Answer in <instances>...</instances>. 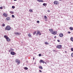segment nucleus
<instances>
[{
	"label": "nucleus",
	"instance_id": "obj_1",
	"mask_svg": "<svg viewBox=\"0 0 73 73\" xmlns=\"http://www.w3.org/2000/svg\"><path fill=\"white\" fill-rule=\"evenodd\" d=\"M5 30H7V31H10L11 29V27L9 25H8L6 27L5 29Z\"/></svg>",
	"mask_w": 73,
	"mask_h": 73
},
{
	"label": "nucleus",
	"instance_id": "obj_2",
	"mask_svg": "<svg viewBox=\"0 0 73 73\" xmlns=\"http://www.w3.org/2000/svg\"><path fill=\"white\" fill-rule=\"evenodd\" d=\"M4 37H5V38L6 40H7V41H8V42H9V41H10V40H11V39H10L9 38V37L7 36V35H4Z\"/></svg>",
	"mask_w": 73,
	"mask_h": 73
},
{
	"label": "nucleus",
	"instance_id": "obj_3",
	"mask_svg": "<svg viewBox=\"0 0 73 73\" xmlns=\"http://www.w3.org/2000/svg\"><path fill=\"white\" fill-rule=\"evenodd\" d=\"M15 62L17 63V65H20V60L17 59L15 60Z\"/></svg>",
	"mask_w": 73,
	"mask_h": 73
},
{
	"label": "nucleus",
	"instance_id": "obj_4",
	"mask_svg": "<svg viewBox=\"0 0 73 73\" xmlns=\"http://www.w3.org/2000/svg\"><path fill=\"white\" fill-rule=\"evenodd\" d=\"M54 4H55V5H57L59 3V2H58L56 1H54Z\"/></svg>",
	"mask_w": 73,
	"mask_h": 73
},
{
	"label": "nucleus",
	"instance_id": "obj_5",
	"mask_svg": "<svg viewBox=\"0 0 73 73\" xmlns=\"http://www.w3.org/2000/svg\"><path fill=\"white\" fill-rule=\"evenodd\" d=\"M62 46L61 45H58L56 46L57 48H58V49H60L61 48Z\"/></svg>",
	"mask_w": 73,
	"mask_h": 73
},
{
	"label": "nucleus",
	"instance_id": "obj_6",
	"mask_svg": "<svg viewBox=\"0 0 73 73\" xmlns=\"http://www.w3.org/2000/svg\"><path fill=\"white\" fill-rule=\"evenodd\" d=\"M3 16H5V17H7L8 16V14L6 13H4L3 14Z\"/></svg>",
	"mask_w": 73,
	"mask_h": 73
},
{
	"label": "nucleus",
	"instance_id": "obj_7",
	"mask_svg": "<svg viewBox=\"0 0 73 73\" xmlns=\"http://www.w3.org/2000/svg\"><path fill=\"white\" fill-rule=\"evenodd\" d=\"M63 36H64V35L62 33H60L59 34V36L60 37H63Z\"/></svg>",
	"mask_w": 73,
	"mask_h": 73
},
{
	"label": "nucleus",
	"instance_id": "obj_8",
	"mask_svg": "<svg viewBox=\"0 0 73 73\" xmlns=\"http://www.w3.org/2000/svg\"><path fill=\"white\" fill-rule=\"evenodd\" d=\"M6 20L7 21H9V20H11V18H10V17H7L6 18Z\"/></svg>",
	"mask_w": 73,
	"mask_h": 73
},
{
	"label": "nucleus",
	"instance_id": "obj_9",
	"mask_svg": "<svg viewBox=\"0 0 73 73\" xmlns=\"http://www.w3.org/2000/svg\"><path fill=\"white\" fill-rule=\"evenodd\" d=\"M10 53L11 54H12V55H15V52L13 51L11 52Z\"/></svg>",
	"mask_w": 73,
	"mask_h": 73
},
{
	"label": "nucleus",
	"instance_id": "obj_10",
	"mask_svg": "<svg viewBox=\"0 0 73 73\" xmlns=\"http://www.w3.org/2000/svg\"><path fill=\"white\" fill-rule=\"evenodd\" d=\"M52 34L54 35L56 34V32L55 31H54L52 32L51 33Z\"/></svg>",
	"mask_w": 73,
	"mask_h": 73
},
{
	"label": "nucleus",
	"instance_id": "obj_11",
	"mask_svg": "<svg viewBox=\"0 0 73 73\" xmlns=\"http://www.w3.org/2000/svg\"><path fill=\"white\" fill-rule=\"evenodd\" d=\"M40 62H41V63H43V64H44L45 63V62L44 61V60H40Z\"/></svg>",
	"mask_w": 73,
	"mask_h": 73
},
{
	"label": "nucleus",
	"instance_id": "obj_12",
	"mask_svg": "<svg viewBox=\"0 0 73 73\" xmlns=\"http://www.w3.org/2000/svg\"><path fill=\"white\" fill-rule=\"evenodd\" d=\"M14 34L15 35H20V34L18 32H15L14 33Z\"/></svg>",
	"mask_w": 73,
	"mask_h": 73
},
{
	"label": "nucleus",
	"instance_id": "obj_13",
	"mask_svg": "<svg viewBox=\"0 0 73 73\" xmlns=\"http://www.w3.org/2000/svg\"><path fill=\"white\" fill-rule=\"evenodd\" d=\"M49 30L50 32H51V33H52V32L53 31V30L52 29H49Z\"/></svg>",
	"mask_w": 73,
	"mask_h": 73
},
{
	"label": "nucleus",
	"instance_id": "obj_14",
	"mask_svg": "<svg viewBox=\"0 0 73 73\" xmlns=\"http://www.w3.org/2000/svg\"><path fill=\"white\" fill-rule=\"evenodd\" d=\"M28 36L29 37H32V36L31 35V34H30V33H29L28 35Z\"/></svg>",
	"mask_w": 73,
	"mask_h": 73
},
{
	"label": "nucleus",
	"instance_id": "obj_15",
	"mask_svg": "<svg viewBox=\"0 0 73 73\" xmlns=\"http://www.w3.org/2000/svg\"><path fill=\"white\" fill-rule=\"evenodd\" d=\"M39 2H43V1L42 0H37Z\"/></svg>",
	"mask_w": 73,
	"mask_h": 73
},
{
	"label": "nucleus",
	"instance_id": "obj_16",
	"mask_svg": "<svg viewBox=\"0 0 73 73\" xmlns=\"http://www.w3.org/2000/svg\"><path fill=\"white\" fill-rule=\"evenodd\" d=\"M39 69H43L42 67L40 66H39Z\"/></svg>",
	"mask_w": 73,
	"mask_h": 73
},
{
	"label": "nucleus",
	"instance_id": "obj_17",
	"mask_svg": "<svg viewBox=\"0 0 73 73\" xmlns=\"http://www.w3.org/2000/svg\"><path fill=\"white\" fill-rule=\"evenodd\" d=\"M37 32V31H34L33 33V35H35V34H36V33Z\"/></svg>",
	"mask_w": 73,
	"mask_h": 73
},
{
	"label": "nucleus",
	"instance_id": "obj_18",
	"mask_svg": "<svg viewBox=\"0 0 73 73\" xmlns=\"http://www.w3.org/2000/svg\"><path fill=\"white\" fill-rule=\"evenodd\" d=\"M69 29L70 30H71V31H72L73 30V28L72 27H70L69 28Z\"/></svg>",
	"mask_w": 73,
	"mask_h": 73
},
{
	"label": "nucleus",
	"instance_id": "obj_19",
	"mask_svg": "<svg viewBox=\"0 0 73 73\" xmlns=\"http://www.w3.org/2000/svg\"><path fill=\"white\" fill-rule=\"evenodd\" d=\"M24 69H25V70H28V68L27 67H25Z\"/></svg>",
	"mask_w": 73,
	"mask_h": 73
},
{
	"label": "nucleus",
	"instance_id": "obj_20",
	"mask_svg": "<svg viewBox=\"0 0 73 73\" xmlns=\"http://www.w3.org/2000/svg\"><path fill=\"white\" fill-rule=\"evenodd\" d=\"M39 33H40V31H38L36 33V36H37V35H38V34H39Z\"/></svg>",
	"mask_w": 73,
	"mask_h": 73
},
{
	"label": "nucleus",
	"instance_id": "obj_21",
	"mask_svg": "<svg viewBox=\"0 0 73 73\" xmlns=\"http://www.w3.org/2000/svg\"><path fill=\"white\" fill-rule=\"evenodd\" d=\"M47 5V4L46 3H44L43 4V6H45V5Z\"/></svg>",
	"mask_w": 73,
	"mask_h": 73
},
{
	"label": "nucleus",
	"instance_id": "obj_22",
	"mask_svg": "<svg viewBox=\"0 0 73 73\" xmlns=\"http://www.w3.org/2000/svg\"><path fill=\"white\" fill-rule=\"evenodd\" d=\"M70 40H71L73 42V38L71 37L70 38Z\"/></svg>",
	"mask_w": 73,
	"mask_h": 73
},
{
	"label": "nucleus",
	"instance_id": "obj_23",
	"mask_svg": "<svg viewBox=\"0 0 73 73\" xmlns=\"http://www.w3.org/2000/svg\"><path fill=\"white\" fill-rule=\"evenodd\" d=\"M29 11H30V12H33V11H32V9H30L29 10Z\"/></svg>",
	"mask_w": 73,
	"mask_h": 73
},
{
	"label": "nucleus",
	"instance_id": "obj_24",
	"mask_svg": "<svg viewBox=\"0 0 73 73\" xmlns=\"http://www.w3.org/2000/svg\"><path fill=\"white\" fill-rule=\"evenodd\" d=\"M44 18L45 19H47V17L46 16H44Z\"/></svg>",
	"mask_w": 73,
	"mask_h": 73
},
{
	"label": "nucleus",
	"instance_id": "obj_25",
	"mask_svg": "<svg viewBox=\"0 0 73 73\" xmlns=\"http://www.w3.org/2000/svg\"><path fill=\"white\" fill-rule=\"evenodd\" d=\"M12 8H13V9H14L15 8V7L14 6H13L12 7Z\"/></svg>",
	"mask_w": 73,
	"mask_h": 73
},
{
	"label": "nucleus",
	"instance_id": "obj_26",
	"mask_svg": "<svg viewBox=\"0 0 73 73\" xmlns=\"http://www.w3.org/2000/svg\"><path fill=\"white\" fill-rule=\"evenodd\" d=\"M5 24L3 23L2 25V27H5Z\"/></svg>",
	"mask_w": 73,
	"mask_h": 73
},
{
	"label": "nucleus",
	"instance_id": "obj_27",
	"mask_svg": "<svg viewBox=\"0 0 73 73\" xmlns=\"http://www.w3.org/2000/svg\"><path fill=\"white\" fill-rule=\"evenodd\" d=\"M45 44L46 45H48V42H45Z\"/></svg>",
	"mask_w": 73,
	"mask_h": 73
},
{
	"label": "nucleus",
	"instance_id": "obj_28",
	"mask_svg": "<svg viewBox=\"0 0 73 73\" xmlns=\"http://www.w3.org/2000/svg\"><path fill=\"white\" fill-rule=\"evenodd\" d=\"M71 56L72 57H73V52L71 54Z\"/></svg>",
	"mask_w": 73,
	"mask_h": 73
},
{
	"label": "nucleus",
	"instance_id": "obj_29",
	"mask_svg": "<svg viewBox=\"0 0 73 73\" xmlns=\"http://www.w3.org/2000/svg\"><path fill=\"white\" fill-rule=\"evenodd\" d=\"M12 17L13 18L15 17V16L14 15H12Z\"/></svg>",
	"mask_w": 73,
	"mask_h": 73
},
{
	"label": "nucleus",
	"instance_id": "obj_30",
	"mask_svg": "<svg viewBox=\"0 0 73 73\" xmlns=\"http://www.w3.org/2000/svg\"><path fill=\"white\" fill-rule=\"evenodd\" d=\"M13 13H14V12L13 11L11 12V14H13Z\"/></svg>",
	"mask_w": 73,
	"mask_h": 73
},
{
	"label": "nucleus",
	"instance_id": "obj_31",
	"mask_svg": "<svg viewBox=\"0 0 73 73\" xmlns=\"http://www.w3.org/2000/svg\"><path fill=\"white\" fill-rule=\"evenodd\" d=\"M3 7H0V9H3Z\"/></svg>",
	"mask_w": 73,
	"mask_h": 73
},
{
	"label": "nucleus",
	"instance_id": "obj_32",
	"mask_svg": "<svg viewBox=\"0 0 73 73\" xmlns=\"http://www.w3.org/2000/svg\"><path fill=\"white\" fill-rule=\"evenodd\" d=\"M71 51H72V52H73V48H72L71 49Z\"/></svg>",
	"mask_w": 73,
	"mask_h": 73
},
{
	"label": "nucleus",
	"instance_id": "obj_33",
	"mask_svg": "<svg viewBox=\"0 0 73 73\" xmlns=\"http://www.w3.org/2000/svg\"><path fill=\"white\" fill-rule=\"evenodd\" d=\"M9 52H12V51H11V49L9 50Z\"/></svg>",
	"mask_w": 73,
	"mask_h": 73
},
{
	"label": "nucleus",
	"instance_id": "obj_34",
	"mask_svg": "<svg viewBox=\"0 0 73 73\" xmlns=\"http://www.w3.org/2000/svg\"><path fill=\"white\" fill-rule=\"evenodd\" d=\"M11 49V51H13V50H13V49Z\"/></svg>",
	"mask_w": 73,
	"mask_h": 73
},
{
	"label": "nucleus",
	"instance_id": "obj_35",
	"mask_svg": "<svg viewBox=\"0 0 73 73\" xmlns=\"http://www.w3.org/2000/svg\"><path fill=\"white\" fill-rule=\"evenodd\" d=\"M37 23H39L40 21H37Z\"/></svg>",
	"mask_w": 73,
	"mask_h": 73
},
{
	"label": "nucleus",
	"instance_id": "obj_36",
	"mask_svg": "<svg viewBox=\"0 0 73 73\" xmlns=\"http://www.w3.org/2000/svg\"><path fill=\"white\" fill-rule=\"evenodd\" d=\"M38 56H41V54H38Z\"/></svg>",
	"mask_w": 73,
	"mask_h": 73
},
{
	"label": "nucleus",
	"instance_id": "obj_37",
	"mask_svg": "<svg viewBox=\"0 0 73 73\" xmlns=\"http://www.w3.org/2000/svg\"><path fill=\"white\" fill-rule=\"evenodd\" d=\"M39 71L40 72V73H41V72H42V71H41V70H39Z\"/></svg>",
	"mask_w": 73,
	"mask_h": 73
},
{
	"label": "nucleus",
	"instance_id": "obj_38",
	"mask_svg": "<svg viewBox=\"0 0 73 73\" xmlns=\"http://www.w3.org/2000/svg\"><path fill=\"white\" fill-rule=\"evenodd\" d=\"M58 42H60V40H57Z\"/></svg>",
	"mask_w": 73,
	"mask_h": 73
},
{
	"label": "nucleus",
	"instance_id": "obj_39",
	"mask_svg": "<svg viewBox=\"0 0 73 73\" xmlns=\"http://www.w3.org/2000/svg\"><path fill=\"white\" fill-rule=\"evenodd\" d=\"M68 33H69V34H70V31L68 32Z\"/></svg>",
	"mask_w": 73,
	"mask_h": 73
},
{
	"label": "nucleus",
	"instance_id": "obj_40",
	"mask_svg": "<svg viewBox=\"0 0 73 73\" xmlns=\"http://www.w3.org/2000/svg\"><path fill=\"white\" fill-rule=\"evenodd\" d=\"M56 36H54V38H56Z\"/></svg>",
	"mask_w": 73,
	"mask_h": 73
},
{
	"label": "nucleus",
	"instance_id": "obj_41",
	"mask_svg": "<svg viewBox=\"0 0 73 73\" xmlns=\"http://www.w3.org/2000/svg\"><path fill=\"white\" fill-rule=\"evenodd\" d=\"M14 1H17V0H13Z\"/></svg>",
	"mask_w": 73,
	"mask_h": 73
},
{
	"label": "nucleus",
	"instance_id": "obj_42",
	"mask_svg": "<svg viewBox=\"0 0 73 73\" xmlns=\"http://www.w3.org/2000/svg\"><path fill=\"white\" fill-rule=\"evenodd\" d=\"M41 35V33L39 34V35Z\"/></svg>",
	"mask_w": 73,
	"mask_h": 73
},
{
	"label": "nucleus",
	"instance_id": "obj_43",
	"mask_svg": "<svg viewBox=\"0 0 73 73\" xmlns=\"http://www.w3.org/2000/svg\"><path fill=\"white\" fill-rule=\"evenodd\" d=\"M65 52L66 53H67V52L65 51Z\"/></svg>",
	"mask_w": 73,
	"mask_h": 73
},
{
	"label": "nucleus",
	"instance_id": "obj_44",
	"mask_svg": "<svg viewBox=\"0 0 73 73\" xmlns=\"http://www.w3.org/2000/svg\"><path fill=\"white\" fill-rule=\"evenodd\" d=\"M35 59V58H33V60H34Z\"/></svg>",
	"mask_w": 73,
	"mask_h": 73
},
{
	"label": "nucleus",
	"instance_id": "obj_45",
	"mask_svg": "<svg viewBox=\"0 0 73 73\" xmlns=\"http://www.w3.org/2000/svg\"><path fill=\"white\" fill-rule=\"evenodd\" d=\"M48 12H50V11H48Z\"/></svg>",
	"mask_w": 73,
	"mask_h": 73
},
{
	"label": "nucleus",
	"instance_id": "obj_46",
	"mask_svg": "<svg viewBox=\"0 0 73 73\" xmlns=\"http://www.w3.org/2000/svg\"><path fill=\"white\" fill-rule=\"evenodd\" d=\"M59 0V1H61V0Z\"/></svg>",
	"mask_w": 73,
	"mask_h": 73
}]
</instances>
